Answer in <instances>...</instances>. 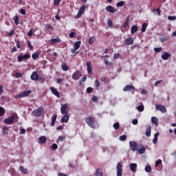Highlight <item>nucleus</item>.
I'll use <instances>...</instances> for the list:
<instances>
[{
    "label": "nucleus",
    "instance_id": "obj_49",
    "mask_svg": "<svg viewBox=\"0 0 176 176\" xmlns=\"http://www.w3.org/2000/svg\"><path fill=\"white\" fill-rule=\"evenodd\" d=\"M146 137H149L151 135V126L146 131Z\"/></svg>",
    "mask_w": 176,
    "mask_h": 176
},
{
    "label": "nucleus",
    "instance_id": "obj_37",
    "mask_svg": "<svg viewBox=\"0 0 176 176\" xmlns=\"http://www.w3.org/2000/svg\"><path fill=\"white\" fill-rule=\"evenodd\" d=\"M94 84H95V87H96V90H99V89H100V81H98V80H96L94 82Z\"/></svg>",
    "mask_w": 176,
    "mask_h": 176
},
{
    "label": "nucleus",
    "instance_id": "obj_39",
    "mask_svg": "<svg viewBox=\"0 0 176 176\" xmlns=\"http://www.w3.org/2000/svg\"><path fill=\"white\" fill-rule=\"evenodd\" d=\"M45 28L46 30H51L52 31H53V30H54V28L53 26H52L50 25V23H47L45 25Z\"/></svg>",
    "mask_w": 176,
    "mask_h": 176
},
{
    "label": "nucleus",
    "instance_id": "obj_12",
    "mask_svg": "<svg viewBox=\"0 0 176 176\" xmlns=\"http://www.w3.org/2000/svg\"><path fill=\"white\" fill-rule=\"evenodd\" d=\"M106 10L107 12H109V13H116V12H118V10L112 6H107Z\"/></svg>",
    "mask_w": 176,
    "mask_h": 176
},
{
    "label": "nucleus",
    "instance_id": "obj_23",
    "mask_svg": "<svg viewBox=\"0 0 176 176\" xmlns=\"http://www.w3.org/2000/svg\"><path fill=\"white\" fill-rule=\"evenodd\" d=\"M19 170L22 173V174H28V169L24 168V166H23L19 167Z\"/></svg>",
    "mask_w": 176,
    "mask_h": 176
},
{
    "label": "nucleus",
    "instance_id": "obj_9",
    "mask_svg": "<svg viewBox=\"0 0 176 176\" xmlns=\"http://www.w3.org/2000/svg\"><path fill=\"white\" fill-rule=\"evenodd\" d=\"M129 145H130V148H131V151H133V152H135V151H137V148L138 146V144H137V142L130 141Z\"/></svg>",
    "mask_w": 176,
    "mask_h": 176
},
{
    "label": "nucleus",
    "instance_id": "obj_7",
    "mask_svg": "<svg viewBox=\"0 0 176 176\" xmlns=\"http://www.w3.org/2000/svg\"><path fill=\"white\" fill-rule=\"evenodd\" d=\"M87 72L89 75L93 74V66H91V62L87 61L86 63Z\"/></svg>",
    "mask_w": 176,
    "mask_h": 176
},
{
    "label": "nucleus",
    "instance_id": "obj_13",
    "mask_svg": "<svg viewBox=\"0 0 176 176\" xmlns=\"http://www.w3.org/2000/svg\"><path fill=\"white\" fill-rule=\"evenodd\" d=\"M30 78L32 80H39V74L36 72H33Z\"/></svg>",
    "mask_w": 176,
    "mask_h": 176
},
{
    "label": "nucleus",
    "instance_id": "obj_62",
    "mask_svg": "<svg viewBox=\"0 0 176 176\" xmlns=\"http://www.w3.org/2000/svg\"><path fill=\"white\" fill-rule=\"evenodd\" d=\"M132 124L135 125V124H138V119H134L132 120Z\"/></svg>",
    "mask_w": 176,
    "mask_h": 176
},
{
    "label": "nucleus",
    "instance_id": "obj_8",
    "mask_svg": "<svg viewBox=\"0 0 176 176\" xmlns=\"http://www.w3.org/2000/svg\"><path fill=\"white\" fill-rule=\"evenodd\" d=\"M122 166L120 162H118L116 166V170H117V176H122L123 174L122 173Z\"/></svg>",
    "mask_w": 176,
    "mask_h": 176
},
{
    "label": "nucleus",
    "instance_id": "obj_11",
    "mask_svg": "<svg viewBox=\"0 0 176 176\" xmlns=\"http://www.w3.org/2000/svg\"><path fill=\"white\" fill-rule=\"evenodd\" d=\"M85 10H86V6L82 5L78 10L77 14V17H80L83 13H85Z\"/></svg>",
    "mask_w": 176,
    "mask_h": 176
},
{
    "label": "nucleus",
    "instance_id": "obj_46",
    "mask_svg": "<svg viewBox=\"0 0 176 176\" xmlns=\"http://www.w3.org/2000/svg\"><path fill=\"white\" fill-rule=\"evenodd\" d=\"M119 140L120 141H126V140H127V136L122 135L120 137Z\"/></svg>",
    "mask_w": 176,
    "mask_h": 176
},
{
    "label": "nucleus",
    "instance_id": "obj_29",
    "mask_svg": "<svg viewBox=\"0 0 176 176\" xmlns=\"http://www.w3.org/2000/svg\"><path fill=\"white\" fill-rule=\"evenodd\" d=\"M152 12L153 13H154V14H157V16H160V8L153 9Z\"/></svg>",
    "mask_w": 176,
    "mask_h": 176
},
{
    "label": "nucleus",
    "instance_id": "obj_61",
    "mask_svg": "<svg viewBox=\"0 0 176 176\" xmlns=\"http://www.w3.org/2000/svg\"><path fill=\"white\" fill-rule=\"evenodd\" d=\"M52 148L54 151H56V149H57V148H58V146L56 144H53L52 145Z\"/></svg>",
    "mask_w": 176,
    "mask_h": 176
},
{
    "label": "nucleus",
    "instance_id": "obj_52",
    "mask_svg": "<svg viewBox=\"0 0 176 176\" xmlns=\"http://www.w3.org/2000/svg\"><path fill=\"white\" fill-rule=\"evenodd\" d=\"M154 52H155V53H160V52H162V47L154 48Z\"/></svg>",
    "mask_w": 176,
    "mask_h": 176
},
{
    "label": "nucleus",
    "instance_id": "obj_27",
    "mask_svg": "<svg viewBox=\"0 0 176 176\" xmlns=\"http://www.w3.org/2000/svg\"><path fill=\"white\" fill-rule=\"evenodd\" d=\"M2 130H3L2 133L3 134V135H8V132L9 131V128H8V126H3L2 128Z\"/></svg>",
    "mask_w": 176,
    "mask_h": 176
},
{
    "label": "nucleus",
    "instance_id": "obj_2",
    "mask_svg": "<svg viewBox=\"0 0 176 176\" xmlns=\"http://www.w3.org/2000/svg\"><path fill=\"white\" fill-rule=\"evenodd\" d=\"M31 90L24 91L23 92L14 96V98H23V97H28L29 94H31Z\"/></svg>",
    "mask_w": 176,
    "mask_h": 176
},
{
    "label": "nucleus",
    "instance_id": "obj_17",
    "mask_svg": "<svg viewBox=\"0 0 176 176\" xmlns=\"http://www.w3.org/2000/svg\"><path fill=\"white\" fill-rule=\"evenodd\" d=\"M137 164L131 163L129 164V168L131 169V171L133 173H135L137 171Z\"/></svg>",
    "mask_w": 176,
    "mask_h": 176
},
{
    "label": "nucleus",
    "instance_id": "obj_50",
    "mask_svg": "<svg viewBox=\"0 0 176 176\" xmlns=\"http://www.w3.org/2000/svg\"><path fill=\"white\" fill-rule=\"evenodd\" d=\"M60 2H61V0H54V6H58V5H60Z\"/></svg>",
    "mask_w": 176,
    "mask_h": 176
},
{
    "label": "nucleus",
    "instance_id": "obj_34",
    "mask_svg": "<svg viewBox=\"0 0 176 176\" xmlns=\"http://www.w3.org/2000/svg\"><path fill=\"white\" fill-rule=\"evenodd\" d=\"M41 54L39 52H36L32 55V58L33 60H36Z\"/></svg>",
    "mask_w": 176,
    "mask_h": 176
},
{
    "label": "nucleus",
    "instance_id": "obj_55",
    "mask_svg": "<svg viewBox=\"0 0 176 176\" xmlns=\"http://www.w3.org/2000/svg\"><path fill=\"white\" fill-rule=\"evenodd\" d=\"M123 5H124V1H120V2L117 3V6L118 8L123 6Z\"/></svg>",
    "mask_w": 176,
    "mask_h": 176
},
{
    "label": "nucleus",
    "instance_id": "obj_56",
    "mask_svg": "<svg viewBox=\"0 0 176 176\" xmlns=\"http://www.w3.org/2000/svg\"><path fill=\"white\" fill-rule=\"evenodd\" d=\"M63 82H64V78H58L57 79V83L58 85H61V83H63Z\"/></svg>",
    "mask_w": 176,
    "mask_h": 176
},
{
    "label": "nucleus",
    "instance_id": "obj_4",
    "mask_svg": "<svg viewBox=\"0 0 176 176\" xmlns=\"http://www.w3.org/2000/svg\"><path fill=\"white\" fill-rule=\"evenodd\" d=\"M28 58H31V55L29 54H26L25 55H19L17 58L18 63H21V61L23 60H28Z\"/></svg>",
    "mask_w": 176,
    "mask_h": 176
},
{
    "label": "nucleus",
    "instance_id": "obj_43",
    "mask_svg": "<svg viewBox=\"0 0 176 176\" xmlns=\"http://www.w3.org/2000/svg\"><path fill=\"white\" fill-rule=\"evenodd\" d=\"M146 27L147 25L146 23H143L142 25V32H145V31H146Z\"/></svg>",
    "mask_w": 176,
    "mask_h": 176
},
{
    "label": "nucleus",
    "instance_id": "obj_45",
    "mask_svg": "<svg viewBox=\"0 0 176 176\" xmlns=\"http://www.w3.org/2000/svg\"><path fill=\"white\" fill-rule=\"evenodd\" d=\"M168 20H170V21H174L176 20V16H168Z\"/></svg>",
    "mask_w": 176,
    "mask_h": 176
},
{
    "label": "nucleus",
    "instance_id": "obj_30",
    "mask_svg": "<svg viewBox=\"0 0 176 176\" xmlns=\"http://www.w3.org/2000/svg\"><path fill=\"white\" fill-rule=\"evenodd\" d=\"M94 42H96V36H91L89 39L88 43L89 45H93V43H94Z\"/></svg>",
    "mask_w": 176,
    "mask_h": 176
},
{
    "label": "nucleus",
    "instance_id": "obj_32",
    "mask_svg": "<svg viewBox=\"0 0 176 176\" xmlns=\"http://www.w3.org/2000/svg\"><path fill=\"white\" fill-rule=\"evenodd\" d=\"M157 137H159V132H157L155 134V137H154V138L153 140V144H157Z\"/></svg>",
    "mask_w": 176,
    "mask_h": 176
},
{
    "label": "nucleus",
    "instance_id": "obj_57",
    "mask_svg": "<svg viewBox=\"0 0 176 176\" xmlns=\"http://www.w3.org/2000/svg\"><path fill=\"white\" fill-rule=\"evenodd\" d=\"M15 77L16 78H22L23 77V74H21V73H16L15 74Z\"/></svg>",
    "mask_w": 176,
    "mask_h": 176
},
{
    "label": "nucleus",
    "instance_id": "obj_64",
    "mask_svg": "<svg viewBox=\"0 0 176 176\" xmlns=\"http://www.w3.org/2000/svg\"><path fill=\"white\" fill-rule=\"evenodd\" d=\"M20 133L21 134H25L26 133L25 129H21Z\"/></svg>",
    "mask_w": 176,
    "mask_h": 176
},
{
    "label": "nucleus",
    "instance_id": "obj_3",
    "mask_svg": "<svg viewBox=\"0 0 176 176\" xmlns=\"http://www.w3.org/2000/svg\"><path fill=\"white\" fill-rule=\"evenodd\" d=\"M44 109L43 107H38V109L33 110L32 115L33 116L38 117L43 113Z\"/></svg>",
    "mask_w": 176,
    "mask_h": 176
},
{
    "label": "nucleus",
    "instance_id": "obj_22",
    "mask_svg": "<svg viewBox=\"0 0 176 176\" xmlns=\"http://www.w3.org/2000/svg\"><path fill=\"white\" fill-rule=\"evenodd\" d=\"M134 42V38H133V37H130L129 38H126L125 41V43L126 45H131V43H133Z\"/></svg>",
    "mask_w": 176,
    "mask_h": 176
},
{
    "label": "nucleus",
    "instance_id": "obj_31",
    "mask_svg": "<svg viewBox=\"0 0 176 176\" xmlns=\"http://www.w3.org/2000/svg\"><path fill=\"white\" fill-rule=\"evenodd\" d=\"M96 176H102V170L101 168H97L96 169Z\"/></svg>",
    "mask_w": 176,
    "mask_h": 176
},
{
    "label": "nucleus",
    "instance_id": "obj_6",
    "mask_svg": "<svg viewBox=\"0 0 176 176\" xmlns=\"http://www.w3.org/2000/svg\"><path fill=\"white\" fill-rule=\"evenodd\" d=\"M155 109L157 111H160V112L162 113H166V112H167V109H166V107L162 104H156Z\"/></svg>",
    "mask_w": 176,
    "mask_h": 176
},
{
    "label": "nucleus",
    "instance_id": "obj_38",
    "mask_svg": "<svg viewBox=\"0 0 176 176\" xmlns=\"http://www.w3.org/2000/svg\"><path fill=\"white\" fill-rule=\"evenodd\" d=\"M6 113L5 109L2 107H0V117L3 116Z\"/></svg>",
    "mask_w": 176,
    "mask_h": 176
},
{
    "label": "nucleus",
    "instance_id": "obj_14",
    "mask_svg": "<svg viewBox=\"0 0 176 176\" xmlns=\"http://www.w3.org/2000/svg\"><path fill=\"white\" fill-rule=\"evenodd\" d=\"M67 104H64L60 107V113L62 115H68V111H67L65 109H67Z\"/></svg>",
    "mask_w": 176,
    "mask_h": 176
},
{
    "label": "nucleus",
    "instance_id": "obj_26",
    "mask_svg": "<svg viewBox=\"0 0 176 176\" xmlns=\"http://www.w3.org/2000/svg\"><path fill=\"white\" fill-rule=\"evenodd\" d=\"M82 44L81 41H76L74 43V49L75 50H78L79 47H80V45Z\"/></svg>",
    "mask_w": 176,
    "mask_h": 176
},
{
    "label": "nucleus",
    "instance_id": "obj_33",
    "mask_svg": "<svg viewBox=\"0 0 176 176\" xmlns=\"http://www.w3.org/2000/svg\"><path fill=\"white\" fill-rule=\"evenodd\" d=\"M14 21L16 25H19V24H20V20L19 19V16L16 15L14 17Z\"/></svg>",
    "mask_w": 176,
    "mask_h": 176
},
{
    "label": "nucleus",
    "instance_id": "obj_35",
    "mask_svg": "<svg viewBox=\"0 0 176 176\" xmlns=\"http://www.w3.org/2000/svg\"><path fill=\"white\" fill-rule=\"evenodd\" d=\"M138 153H140V155L145 153V147L144 146H141L140 148L138 150Z\"/></svg>",
    "mask_w": 176,
    "mask_h": 176
},
{
    "label": "nucleus",
    "instance_id": "obj_58",
    "mask_svg": "<svg viewBox=\"0 0 176 176\" xmlns=\"http://www.w3.org/2000/svg\"><path fill=\"white\" fill-rule=\"evenodd\" d=\"M159 164H162V160H157L155 162V166H156V167H157V166H159Z\"/></svg>",
    "mask_w": 176,
    "mask_h": 176
},
{
    "label": "nucleus",
    "instance_id": "obj_51",
    "mask_svg": "<svg viewBox=\"0 0 176 176\" xmlns=\"http://www.w3.org/2000/svg\"><path fill=\"white\" fill-rule=\"evenodd\" d=\"M28 46L30 50H32L34 49V47L32 46L30 41H28Z\"/></svg>",
    "mask_w": 176,
    "mask_h": 176
},
{
    "label": "nucleus",
    "instance_id": "obj_59",
    "mask_svg": "<svg viewBox=\"0 0 176 176\" xmlns=\"http://www.w3.org/2000/svg\"><path fill=\"white\" fill-rule=\"evenodd\" d=\"M12 35H14V30H12L10 33L7 34V36H12Z\"/></svg>",
    "mask_w": 176,
    "mask_h": 176
},
{
    "label": "nucleus",
    "instance_id": "obj_41",
    "mask_svg": "<svg viewBox=\"0 0 176 176\" xmlns=\"http://www.w3.org/2000/svg\"><path fill=\"white\" fill-rule=\"evenodd\" d=\"M113 127L115 129V130L119 129V127H120V124L119 122H116L113 124Z\"/></svg>",
    "mask_w": 176,
    "mask_h": 176
},
{
    "label": "nucleus",
    "instance_id": "obj_18",
    "mask_svg": "<svg viewBox=\"0 0 176 176\" xmlns=\"http://www.w3.org/2000/svg\"><path fill=\"white\" fill-rule=\"evenodd\" d=\"M135 88H134V86L133 85H126L124 87L123 91H131V90H134Z\"/></svg>",
    "mask_w": 176,
    "mask_h": 176
},
{
    "label": "nucleus",
    "instance_id": "obj_60",
    "mask_svg": "<svg viewBox=\"0 0 176 176\" xmlns=\"http://www.w3.org/2000/svg\"><path fill=\"white\" fill-rule=\"evenodd\" d=\"M34 29H30V31L28 32V36H32V31Z\"/></svg>",
    "mask_w": 176,
    "mask_h": 176
},
{
    "label": "nucleus",
    "instance_id": "obj_21",
    "mask_svg": "<svg viewBox=\"0 0 176 176\" xmlns=\"http://www.w3.org/2000/svg\"><path fill=\"white\" fill-rule=\"evenodd\" d=\"M38 140H39V144H45L47 138H46V136H41L38 138Z\"/></svg>",
    "mask_w": 176,
    "mask_h": 176
},
{
    "label": "nucleus",
    "instance_id": "obj_63",
    "mask_svg": "<svg viewBox=\"0 0 176 176\" xmlns=\"http://www.w3.org/2000/svg\"><path fill=\"white\" fill-rule=\"evenodd\" d=\"M92 101H94V102H97V101H98V98H97V96H93Z\"/></svg>",
    "mask_w": 176,
    "mask_h": 176
},
{
    "label": "nucleus",
    "instance_id": "obj_19",
    "mask_svg": "<svg viewBox=\"0 0 176 176\" xmlns=\"http://www.w3.org/2000/svg\"><path fill=\"white\" fill-rule=\"evenodd\" d=\"M68 120H69V116L65 114V116L60 119L61 123H68Z\"/></svg>",
    "mask_w": 176,
    "mask_h": 176
},
{
    "label": "nucleus",
    "instance_id": "obj_5",
    "mask_svg": "<svg viewBox=\"0 0 176 176\" xmlns=\"http://www.w3.org/2000/svg\"><path fill=\"white\" fill-rule=\"evenodd\" d=\"M14 116H11L8 118L4 119L3 122L6 124H13L14 123Z\"/></svg>",
    "mask_w": 176,
    "mask_h": 176
},
{
    "label": "nucleus",
    "instance_id": "obj_10",
    "mask_svg": "<svg viewBox=\"0 0 176 176\" xmlns=\"http://www.w3.org/2000/svg\"><path fill=\"white\" fill-rule=\"evenodd\" d=\"M80 76H82V74L80 73V72L76 71L72 75V79H74V80H78L80 78Z\"/></svg>",
    "mask_w": 176,
    "mask_h": 176
},
{
    "label": "nucleus",
    "instance_id": "obj_20",
    "mask_svg": "<svg viewBox=\"0 0 176 176\" xmlns=\"http://www.w3.org/2000/svg\"><path fill=\"white\" fill-rule=\"evenodd\" d=\"M56 120H57V115L55 113L52 116V122H51V124H50V126L52 127H53V126H54V124H56Z\"/></svg>",
    "mask_w": 176,
    "mask_h": 176
},
{
    "label": "nucleus",
    "instance_id": "obj_47",
    "mask_svg": "<svg viewBox=\"0 0 176 176\" xmlns=\"http://www.w3.org/2000/svg\"><path fill=\"white\" fill-rule=\"evenodd\" d=\"M137 109L139 112L144 111V105H140L137 107Z\"/></svg>",
    "mask_w": 176,
    "mask_h": 176
},
{
    "label": "nucleus",
    "instance_id": "obj_15",
    "mask_svg": "<svg viewBox=\"0 0 176 176\" xmlns=\"http://www.w3.org/2000/svg\"><path fill=\"white\" fill-rule=\"evenodd\" d=\"M162 60H168V58H170V57H171V54L167 52H163L162 55L161 56Z\"/></svg>",
    "mask_w": 176,
    "mask_h": 176
},
{
    "label": "nucleus",
    "instance_id": "obj_1",
    "mask_svg": "<svg viewBox=\"0 0 176 176\" xmlns=\"http://www.w3.org/2000/svg\"><path fill=\"white\" fill-rule=\"evenodd\" d=\"M85 122L89 126V127H91V129H96V125L94 124V118L93 117H87L85 118Z\"/></svg>",
    "mask_w": 176,
    "mask_h": 176
},
{
    "label": "nucleus",
    "instance_id": "obj_40",
    "mask_svg": "<svg viewBox=\"0 0 176 176\" xmlns=\"http://www.w3.org/2000/svg\"><path fill=\"white\" fill-rule=\"evenodd\" d=\"M65 138H67L66 135L58 136V141H60V142H63V141H64V140H65Z\"/></svg>",
    "mask_w": 176,
    "mask_h": 176
},
{
    "label": "nucleus",
    "instance_id": "obj_54",
    "mask_svg": "<svg viewBox=\"0 0 176 176\" xmlns=\"http://www.w3.org/2000/svg\"><path fill=\"white\" fill-rule=\"evenodd\" d=\"M87 93H88V94L93 93V88L90 87L87 88Z\"/></svg>",
    "mask_w": 176,
    "mask_h": 176
},
{
    "label": "nucleus",
    "instance_id": "obj_42",
    "mask_svg": "<svg viewBox=\"0 0 176 176\" xmlns=\"http://www.w3.org/2000/svg\"><path fill=\"white\" fill-rule=\"evenodd\" d=\"M145 171L146 173H151V171H152V167L151 166H146Z\"/></svg>",
    "mask_w": 176,
    "mask_h": 176
},
{
    "label": "nucleus",
    "instance_id": "obj_44",
    "mask_svg": "<svg viewBox=\"0 0 176 176\" xmlns=\"http://www.w3.org/2000/svg\"><path fill=\"white\" fill-rule=\"evenodd\" d=\"M108 27H113V22L111 19H108L107 21Z\"/></svg>",
    "mask_w": 176,
    "mask_h": 176
},
{
    "label": "nucleus",
    "instance_id": "obj_53",
    "mask_svg": "<svg viewBox=\"0 0 176 176\" xmlns=\"http://www.w3.org/2000/svg\"><path fill=\"white\" fill-rule=\"evenodd\" d=\"M69 38H75L76 36V33L75 32H72L69 34Z\"/></svg>",
    "mask_w": 176,
    "mask_h": 176
},
{
    "label": "nucleus",
    "instance_id": "obj_24",
    "mask_svg": "<svg viewBox=\"0 0 176 176\" xmlns=\"http://www.w3.org/2000/svg\"><path fill=\"white\" fill-rule=\"evenodd\" d=\"M61 69L63 71H68L69 69V67L67 65V63L63 62L61 64Z\"/></svg>",
    "mask_w": 176,
    "mask_h": 176
},
{
    "label": "nucleus",
    "instance_id": "obj_25",
    "mask_svg": "<svg viewBox=\"0 0 176 176\" xmlns=\"http://www.w3.org/2000/svg\"><path fill=\"white\" fill-rule=\"evenodd\" d=\"M138 31V26L133 25L131 29V34H135Z\"/></svg>",
    "mask_w": 176,
    "mask_h": 176
},
{
    "label": "nucleus",
    "instance_id": "obj_48",
    "mask_svg": "<svg viewBox=\"0 0 176 176\" xmlns=\"http://www.w3.org/2000/svg\"><path fill=\"white\" fill-rule=\"evenodd\" d=\"M129 25H130V23H129V20H126L123 25L124 28H129Z\"/></svg>",
    "mask_w": 176,
    "mask_h": 176
},
{
    "label": "nucleus",
    "instance_id": "obj_28",
    "mask_svg": "<svg viewBox=\"0 0 176 176\" xmlns=\"http://www.w3.org/2000/svg\"><path fill=\"white\" fill-rule=\"evenodd\" d=\"M51 42L52 43H53V45H55V43H60V42H61V40L60 39V38H52Z\"/></svg>",
    "mask_w": 176,
    "mask_h": 176
},
{
    "label": "nucleus",
    "instance_id": "obj_16",
    "mask_svg": "<svg viewBox=\"0 0 176 176\" xmlns=\"http://www.w3.org/2000/svg\"><path fill=\"white\" fill-rule=\"evenodd\" d=\"M50 90H51V92L52 93V94H54V96H56L58 97V98H60V93L58 92V91L57 89H56V88L51 87Z\"/></svg>",
    "mask_w": 176,
    "mask_h": 176
},
{
    "label": "nucleus",
    "instance_id": "obj_36",
    "mask_svg": "<svg viewBox=\"0 0 176 176\" xmlns=\"http://www.w3.org/2000/svg\"><path fill=\"white\" fill-rule=\"evenodd\" d=\"M157 120H158V119L156 117L151 118V122H152V123H154V124H156V125L159 124V123H157Z\"/></svg>",
    "mask_w": 176,
    "mask_h": 176
}]
</instances>
